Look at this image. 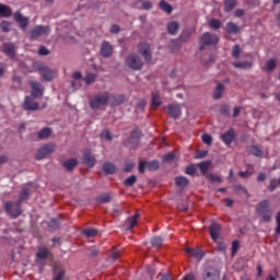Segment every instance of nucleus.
<instances>
[{"instance_id": "nucleus-1", "label": "nucleus", "mask_w": 280, "mask_h": 280, "mask_svg": "<svg viewBox=\"0 0 280 280\" xmlns=\"http://www.w3.org/2000/svg\"><path fill=\"white\" fill-rule=\"evenodd\" d=\"M256 213L260 218V222H271L272 220V210L270 209V201L262 200L256 207Z\"/></svg>"}, {"instance_id": "nucleus-2", "label": "nucleus", "mask_w": 280, "mask_h": 280, "mask_svg": "<svg viewBox=\"0 0 280 280\" xmlns=\"http://www.w3.org/2000/svg\"><path fill=\"white\" fill-rule=\"evenodd\" d=\"M108 104H110V94L108 92L96 94L92 100H90V107L93 110L102 106H108Z\"/></svg>"}, {"instance_id": "nucleus-3", "label": "nucleus", "mask_w": 280, "mask_h": 280, "mask_svg": "<svg viewBox=\"0 0 280 280\" xmlns=\"http://www.w3.org/2000/svg\"><path fill=\"white\" fill-rule=\"evenodd\" d=\"M200 51H202V49H205V47H209L211 45H218V43H220V37H218V35L215 34H211L209 32H206L201 35L200 37Z\"/></svg>"}, {"instance_id": "nucleus-4", "label": "nucleus", "mask_w": 280, "mask_h": 280, "mask_svg": "<svg viewBox=\"0 0 280 280\" xmlns=\"http://www.w3.org/2000/svg\"><path fill=\"white\" fill-rule=\"evenodd\" d=\"M125 62L127 67H129V69H132V71H141V69H143V60H141V57H139V55H129L126 58Z\"/></svg>"}, {"instance_id": "nucleus-5", "label": "nucleus", "mask_w": 280, "mask_h": 280, "mask_svg": "<svg viewBox=\"0 0 280 280\" xmlns=\"http://www.w3.org/2000/svg\"><path fill=\"white\" fill-rule=\"evenodd\" d=\"M4 210L12 218H19L23 211L21 210V203L19 201H7L4 203Z\"/></svg>"}, {"instance_id": "nucleus-6", "label": "nucleus", "mask_w": 280, "mask_h": 280, "mask_svg": "<svg viewBox=\"0 0 280 280\" xmlns=\"http://www.w3.org/2000/svg\"><path fill=\"white\" fill-rule=\"evenodd\" d=\"M52 152H56V145L52 143L45 144L44 147L38 149L35 159L37 161H43V159H46L47 156H49V154H52Z\"/></svg>"}, {"instance_id": "nucleus-7", "label": "nucleus", "mask_w": 280, "mask_h": 280, "mask_svg": "<svg viewBox=\"0 0 280 280\" xmlns=\"http://www.w3.org/2000/svg\"><path fill=\"white\" fill-rule=\"evenodd\" d=\"M138 52L142 58H144L145 62H152V49L150 48L149 44L142 42L138 45Z\"/></svg>"}, {"instance_id": "nucleus-8", "label": "nucleus", "mask_w": 280, "mask_h": 280, "mask_svg": "<svg viewBox=\"0 0 280 280\" xmlns=\"http://www.w3.org/2000/svg\"><path fill=\"white\" fill-rule=\"evenodd\" d=\"M31 86V96L34 97V100H37V97H43L45 95V86L43 84L36 82V81H30Z\"/></svg>"}, {"instance_id": "nucleus-9", "label": "nucleus", "mask_w": 280, "mask_h": 280, "mask_svg": "<svg viewBox=\"0 0 280 280\" xmlns=\"http://www.w3.org/2000/svg\"><path fill=\"white\" fill-rule=\"evenodd\" d=\"M201 277L202 280H220V270L213 267H208L203 270Z\"/></svg>"}, {"instance_id": "nucleus-10", "label": "nucleus", "mask_w": 280, "mask_h": 280, "mask_svg": "<svg viewBox=\"0 0 280 280\" xmlns=\"http://www.w3.org/2000/svg\"><path fill=\"white\" fill-rule=\"evenodd\" d=\"M51 32V28L49 26L45 25H36L32 31H31V38H40V36H45V34H49Z\"/></svg>"}, {"instance_id": "nucleus-11", "label": "nucleus", "mask_w": 280, "mask_h": 280, "mask_svg": "<svg viewBox=\"0 0 280 280\" xmlns=\"http://www.w3.org/2000/svg\"><path fill=\"white\" fill-rule=\"evenodd\" d=\"M13 19L20 25L21 30L23 31L27 30V25H30V18L24 16L23 13H21V11H16L13 14Z\"/></svg>"}, {"instance_id": "nucleus-12", "label": "nucleus", "mask_w": 280, "mask_h": 280, "mask_svg": "<svg viewBox=\"0 0 280 280\" xmlns=\"http://www.w3.org/2000/svg\"><path fill=\"white\" fill-rule=\"evenodd\" d=\"M209 233H210V237L211 240H213L214 242L220 238V233H222V226L220 225V223H211V225L209 226Z\"/></svg>"}, {"instance_id": "nucleus-13", "label": "nucleus", "mask_w": 280, "mask_h": 280, "mask_svg": "<svg viewBox=\"0 0 280 280\" xmlns=\"http://www.w3.org/2000/svg\"><path fill=\"white\" fill-rule=\"evenodd\" d=\"M23 108L24 110H36L38 108V103L34 101L33 96H25Z\"/></svg>"}, {"instance_id": "nucleus-14", "label": "nucleus", "mask_w": 280, "mask_h": 280, "mask_svg": "<svg viewBox=\"0 0 280 280\" xmlns=\"http://www.w3.org/2000/svg\"><path fill=\"white\" fill-rule=\"evenodd\" d=\"M166 108L168 110V115L173 117V119H178L183 113L180 105L178 104H170Z\"/></svg>"}, {"instance_id": "nucleus-15", "label": "nucleus", "mask_w": 280, "mask_h": 280, "mask_svg": "<svg viewBox=\"0 0 280 280\" xmlns=\"http://www.w3.org/2000/svg\"><path fill=\"white\" fill-rule=\"evenodd\" d=\"M221 141H223L225 145H231V143L235 141V129H230L221 135Z\"/></svg>"}, {"instance_id": "nucleus-16", "label": "nucleus", "mask_w": 280, "mask_h": 280, "mask_svg": "<svg viewBox=\"0 0 280 280\" xmlns=\"http://www.w3.org/2000/svg\"><path fill=\"white\" fill-rule=\"evenodd\" d=\"M126 102V95L124 94H109L110 106H119Z\"/></svg>"}, {"instance_id": "nucleus-17", "label": "nucleus", "mask_w": 280, "mask_h": 280, "mask_svg": "<svg viewBox=\"0 0 280 280\" xmlns=\"http://www.w3.org/2000/svg\"><path fill=\"white\" fill-rule=\"evenodd\" d=\"M40 75L45 82H51L56 77V71L51 70L48 67H43L40 71Z\"/></svg>"}, {"instance_id": "nucleus-18", "label": "nucleus", "mask_w": 280, "mask_h": 280, "mask_svg": "<svg viewBox=\"0 0 280 280\" xmlns=\"http://www.w3.org/2000/svg\"><path fill=\"white\" fill-rule=\"evenodd\" d=\"M101 56L103 58H110L113 56V45L108 42H103L101 45Z\"/></svg>"}, {"instance_id": "nucleus-19", "label": "nucleus", "mask_w": 280, "mask_h": 280, "mask_svg": "<svg viewBox=\"0 0 280 280\" xmlns=\"http://www.w3.org/2000/svg\"><path fill=\"white\" fill-rule=\"evenodd\" d=\"M133 8H137L138 10H152L154 4L149 0H137L133 2Z\"/></svg>"}, {"instance_id": "nucleus-20", "label": "nucleus", "mask_w": 280, "mask_h": 280, "mask_svg": "<svg viewBox=\"0 0 280 280\" xmlns=\"http://www.w3.org/2000/svg\"><path fill=\"white\" fill-rule=\"evenodd\" d=\"M83 163L88 167H95V156L91 155V150H85L83 153Z\"/></svg>"}, {"instance_id": "nucleus-21", "label": "nucleus", "mask_w": 280, "mask_h": 280, "mask_svg": "<svg viewBox=\"0 0 280 280\" xmlns=\"http://www.w3.org/2000/svg\"><path fill=\"white\" fill-rule=\"evenodd\" d=\"M2 51H4L9 58H16V46H14V44H4Z\"/></svg>"}, {"instance_id": "nucleus-22", "label": "nucleus", "mask_w": 280, "mask_h": 280, "mask_svg": "<svg viewBox=\"0 0 280 280\" xmlns=\"http://www.w3.org/2000/svg\"><path fill=\"white\" fill-rule=\"evenodd\" d=\"M166 30L171 36H176L178 34V30H180V24L176 21L168 22Z\"/></svg>"}, {"instance_id": "nucleus-23", "label": "nucleus", "mask_w": 280, "mask_h": 280, "mask_svg": "<svg viewBox=\"0 0 280 280\" xmlns=\"http://www.w3.org/2000/svg\"><path fill=\"white\" fill-rule=\"evenodd\" d=\"M49 257V249L47 247H38L36 253L37 261H45Z\"/></svg>"}, {"instance_id": "nucleus-24", "label": "nucleus", "mask_w": 280, "mask_h": 280, "mask_svg": "<svg viewBox=\"0 0 280 280\" xmlns=\"http://www.w3.org/2000/svg\"><path fill=\"white\" fill-rule=\"evenodd\" d=\"M102 170L107 175L116 174L117 173V166H115V164H113L110 162L103 163Z\"/></svg>"}, {"instance_id": "nucleus-25", "label": "nucleus", "mask_w": 280, "mask_h": 280, "mask_svg": "<svg viewBox=\"0 0 280 280\" xmlns=\"http://www.w3.org/2000/svg\"><path fill=\"white\" fill-rule=\"evenodd\" d=\"M138 143H139V137H137V132L133 131L131 132L130 138L125 142V145H127V148H130V150H132V148H136Z\"/></svg>"}, {"instance_id": "nucleus-26", "label": "nucleus", "mask_w": 280, "mask_h": 280, "mask_svg": "<svg viewBox=\"0 0 280 280\" xmlns=\"http://www.w3.org/2000/svg\"><path fill=\"white\" fill-rule=\"evenodd\" d=\"M248 154H252L253 156H257L260 159V156H264V151L258 145H249L247 148Z\"/></svg>"}, {"instance_id": "nucleus-27", "label": "nucleus", "mask_w": 280, "mask_h": 280, "mask_svg": "<svg viewBox=\"0 0 280 280\" xmlns=\"http://www.w3.org/2000/svg\"><path fill=\"white\" fill-rule=\"evenodd\" d=\"M62 166L67 172H73V168L78 166V160L75 159L66 160Z\"/></svg>"}, {"instance_id": "nucleus-28", "label": "nucleus", "mask_w": 280, "mask_h": 280, "mask_svg": "<svg viewBox=\"0 0 280 280\" xmlns=\"http://www.w3.org/2000/svg\"><path fill=\"white\" fill-rule=\"evenodd\" d=\"M175 185L179 187V189H185V187L189 185V179L185 176H178L175 178Z\"/></svg>"}, {"instance_id": "nucleus-29", "label": "nucleus", "mask_w": 280, "mask_h": 280, "mask_svg": "<svg viewBox=\"0 0 280 280\" xmlns=\"http://www.w3.org/2000/svg\"><path fill=\"white\" fill-rule=\"evenodd\" d=\"M225 32L228 34H240V26L233 22H228L225 26Z\"/></svg>"}, {"instance_id": "nucleus-30", "label": "nucleus", "mask_w": 280, "mask_h": 280, "mask_svg": "<svg viewBox=\"0 0 280 280\" xmlns=\"http://www.w3.org/2000/svg\"><path fill=\"white\" fill-rule=\"evenodd\" d=\"M139 218H141V214L136 213L135 215L130 217L127 220V224H128L127 231H132V229H135V226L137 225V220H139Z\"/></svg>"}, {"instance_id": "nucleus-31", "label": "nucleus", "mask_w": 280, "mask_h": 280, "mask_svg": "<svg viewBox=\"0 0 280 280\" xmlns=\"http://www.w3.org/2000/svg\"><path fill=\"white\" fill-rule=\"evenodd\" d=\"M0 16L4 19L12 16V9L5 4L0 3Z\"/></svg>"}, {"instance_id": "nucleus-32", "label": "nucleus", "mask_w": 280, "mask_h": 280, "mask_svg": "<svg viewBox=\"0 0 280 280\" xmlns=\"http://www.w3.org/2000/svg\"><path fill=\"white\" fill-rule=\"evenodd\" d=\"M237 7V0H224L225 12H233Z\"/></svg>"}, {"instance_id": "nucleus-33", "label": "nucleus", "mask_w": 280, "mask_h": 280, "mask_svg": "<svg viewBox=\"0 0 280 280\" xmlns=\"http://www.w3.org/2000/svg\"><path fill=\"white\" fill-rule=\"evenodd\" d=\"M276 67H277V60L269 59L266 61L265 66L262 67V71H267V72L275 71Z\"/></svg>"}, {"instance_id": "nucleus-34", "label": "nucleus", "mask_w": 280, "mask_h": 280, "mask_svg": "<svg viewBox=\"0 0 280 280\" xmlns=\"http://www.w3.org/2000/svg\"><path fill=\"white\" fill-rule=\"evenodd\" d=\"M185 253H187V255H190V257H196V258L205 257V253H202V250H198L189 247L185 249Z\"/></svg>"}, {"instance_id": "nucleus-35", "label": "nucleus", "mask_w": 280, "mask_h": 280, "mask_svg": "<svg viewBox=\"0 0 280 280\" xmlns=\"http://www.w3.org/2000/svg\"><path fill=\"white\" fill-rule=\"evenodd\" d=\"M159 7L163 12H166V14H172V12H174V8H172L165 0H161Z\"/></svg>"}, {"instance_id": "nucleus-36", "label": "nucleus", "mask_w": 280, "mask_h": 280, "mask_svg": "<svg viewBox=\"0 0 280 280\" xmlns=\"http://www.w3.org/2000/svg\"><path fill=\"white\" fill-rule=\"evenodd\" d=\"M233 67H235V69H250V67H253V62L252 61L233 62Z\"/></svg>"}, {"instance_id": "nucleus-37", "label": "nucleus", "mask_w": 280, "mask_h": 280, "mask_svg": "<svg viewBox=\"0 0 280 280\" xmlns=\"http://www.w3.org/2000/svg\"><path fill=\"white\" fill-rule=\"evenodd\" d=\"M113 200V197H110L109 194H102L96 198V202H100L102 205H106Z\"/></svg>"}, {"instance_id": "nucleus-38", "label": "nucleus", "mask_w": 280, "mask_h": 280, "mask_svg": "<svg viewBox=\"0 0 280 280\" xmlns=\"http://www.w3.org/2000/svg\"><path fill=\"white\" fill-rule=\"evenodd\" d=\"M30 196V188H24L21 192H20V197L18 199V202L20 205H23V202H25V200H27V197Z\"/></svg>"}, {"instance_id": "nucleus-39", "label": "nucleus", "mask_w": 280, "mask_h": 280, "mask_svg": "<svg viewBox=\"0 0 280 280\" xmlns=\"http://www.w3.org/2000/svg\"><path fill=\"white\" fill-rule=\"evenodd\" d=\"M97 80V74L90 72L84 77L85 84L90 85L93 84Z\"/></svg>"}, {"instance_id": "nucleus-40", "label": "nucleus", "mask_w": 280, "mask_h": 280, "mask_svg": "<svg viewBox=\"0 0 280 280\" xmlns=\"http://www.w3.org/2000/svg\"><path fill=\"white\" fill-rule=\"evenodd\" d=\"M48 229L49 231H58V229H60V221H58V219H50Z\"/></svg>"}, {"instance_id": "nucleus-41", "label": "nucleus", "mask_w": 280, "mask_h": 280, "mask_svg": "<svg viewBox=\"0 0 280 280\" xmlns=\"http://www.w3.org/2000/svg\"><path fill=\"white\" fill-rule=\"evenodd\" d=\"M198 167L201 174H207V172H209V167H211V162L210 161L201 162L198 164Z\"/></svg>"}, {"instance_id": "nucleus-42", "label": "nucleus", "mask_w": 280, "mask_h": 280, "mask_svg": "<svg viewBox=\"0 0 280 280\" xmlns=\"http://www.w3.org/2000/svg\"><path fill=\"white\" fill-rule=\"evenodd\" d=\"M51 136V129L49 128H44L42 129L38 133H37V137L38 139H47L48 137Z\"/></svg>"}, {"instance_id": "nucleus-43", "label": "nucleus", "mask_w": 280, "mask_h": 280, "mask_svg": "<svg viewBox=\"0 0 280 280\" xmlns=\"http://www.w3.org/2000/svg\"><path fill=\"white\" fill-rule=\"evenodd\" d=\"M223 92H224V84L222 83L218 84L213 95L214 100H220L222 97Z\"/></svg>"}, {"instance_id": "nucleus-44", "label": "nucleus", "mask_w": 280, "mask_h": 280, "mask_svg": "<svg viewBox=\"0 0 280 280\" xmlns=\"http://www.w3.org/2000/svg\"><path fill=\"white\" fill-rule=\"evenodd\" d=\"M209 27L210 30H220V27H222V22L218 19H212L209 22Z\"/></svg>"}, {"instance_id": "nucleus-45", "label": "nucleus", "mask_w": 280, "mask_h": 280, "mask_svg": "<svg viewBox=\"0 0 280 280\" xmlns=\"http://www.w3.org/2000/svg\"><path fill=\"white\" fill-rule=\"evenodd\" d=\"M151 105L153 108H159V106H161V97L159 94H152Z\"/></svg>"}, {"instance_id": "nucleus-46", "label": "nucleus", "mask_w": 280, "mask_h": 280, "mask_svg": "<svg viewBox=\"0 0 280 280\" xmlns=\"http://www.w3.org/2000/svg\"><path fill=\"white\" fill-rule=\"evenodd\" d=\"M137 183V175H130L127 179H125V187H132Z\"/></svg>"}, {"instance_id": "nucleus-47", "label": "nucleus", "mask_w": 280, "mask_h": 280, "mask_svg": "<svg viewBox=\"0 0 280 280\" xmlns=\"http://www.w3.org/2000/svg\"><path fill=\"white\" fill-rule=\"evenodd\" d=\"M0 30L1 32H4V33L10 32V30H12V23H10L9 21H2L0 23Z\"/></svg>"}, {"instance_id": "nucleus-48", "label": "nucleus", "mask_w": 280, "mask_h": 280, "mask_svg": "<svg viewBox=\"0 0 280 280\" xmlns=\"http://www.w3.org/2000/svg\"><path fill=\"white\" fill-rule=\"evenodd\" d=\"M147 168L149 172H156L159 170V161L154 160L147 163Z\"/></svg>"}, {"instance_id": "nucleus-49", "label": "nucleus", "mask_w": 280, "mask_h": 280, "mask_svg": "<svg viewBox=\"0 0 280 280\" xmlns=\"http://www.w3.org/2000/svg\"><path fill=\"white\" fill-rule=\"evenodd\" d=\"M240 56H242V48H240V45H234L232 48V58L237 60Z\"/></svg>"}, {"instance_id": "nucleus-50", "label": "nucleus", "mask_w": 280, "mask_h": 280, "mask_svg": "<svg viewBox=\"0 0 280 280\" xmlns=\"http://www.w3.org/2000/svg\"><path fill=\"white\" fill-rule=\"evenodd\" d=\"M151 244L155 248H159L160 246H163V237L154 236L153 238H151Z\"/></svg>"}, {"instance_id": "nucleus-51", "label": "nucleus", "mask_w": 280, "mask_h": 280, "mask_svg": "<svg viewBox=\"0 0 280 280\" xmlns=\"http://www.w3.org/2000/svg\"><path fill=\"white\" fill-rule=\"evenodd\" d=\"M219 110H220L221 115H223L224 117L231 116V106H229V105H221Z\"/></svg>"}, {"instance_id": "nucleus-52", "label": "nucleus", "mask_w": 280, "mask_h": 280, "mask_svg": "<svg viewBox=\"0 0 280 280\" xmlns=\"http://www.w3.org/2000/svg\"><path fill=\"white\" fill-rule=\"evenodd\" d=\"M83 235L85 237H95V235H97V230L96 229H86L83 231Z\"/></svg>"}, {"instance_id": "nucleus-53", "label": "nucleus", "mask_w": 280, "mask_h": 280, "mask_svg": "<svg viewBox=\"0 0 280 280\" xmlns=\"http://www.w3.org/2000/svg\"><path fill=\"white\" fill-rule=\"evenodd\" d=\"M207 178L210 180V183H222V177L214 174H209Z\"/></svg>"}, {"instance_id": "nucleus-54", "label": "nucleus", "mask_w": 280, "mask_h": 280, "mask_svg": "<svg viewBox=\"0 0 280 280\" xmlns=\"http://www.w3.org/2000/svg\"><path fill=\"white\" fill-rule=\"evenodd\" d=\"M110 257L112 259H114V261H116V259H119V257H121V252L118 248L114 247L112 249Z\"/></svg>"}, {"instance_id": "nucleus-55", "label": "nucleus", "mask_w": 280, "mask_h": 280, "mask_svg": "<svg viewBox=\"0 0 280 280\" xmlns=\"http://www.w3.org/2000/svg\"><path fill=\"white\" fill-rule=\"evenodd\" d=\"M238 250H240V241H233V243H232V257H235V255H237Z\"/></svg>"}, {"instance_id": "nucleus-56", "label": "nucleus", "mask_w": 280, "mask_h": 280, "mask_svg": "<svg viewBox=\"0 0 280 280\" xmlns=\"http://www.w3.org/2000/svg\"><path fill=\"white\" fill-rule=\"evenodd\" d=\"M233 189L234 191H243L248 197V190L243 185L236 184L233 186Z\"/></svg>"}, {"instance_id": "nucleus-57", "label": "nucleus", "mask_w": 280, "mask_h": 280, "mask_svg": "<svg viewBox=\"0 0 280 280\" xmlns=\"http://www.w3.org/2000/svg\"><path fill=\"white\" fill-rule=\"evenodd\" d=\"M174 159H176V155L172 152H170L163 156L164 163H170L171 161H174Z\"/></svg>"}, {"instance_id": "nucleus-58", "label": "nucleus", "mask_w": 280, "mask_h": 280, "mask_svg": "<svg viewBox=\"0 0 280 280\" xmlns=\"http://www.w3.org/2000/svg\"><path fill=\"white\" fill-rule=\"evenodd\" d=\"M201 139H202L203 143H206V145H211V143L213 141L211 136L207 135V133H205Z\"/></svg>"}, {"instance_id": "nucleus-59", "label": "nucleus", "mask_w": 280, "mask_h": 280, "mask_svg": "<svg viewBox=\"0 0 280 280\" xmlns=\"http://www.w3.org/2000/svg\"><path fill=\"white\" fill-rule=\"evenodd\" d=\"M101 137L103 139H106L107 141H112L113 140V135L110 133V131L108 130H104L102 133H101Z\"/></svg>"}, {"instance_id": "nucleus-60", "label": "nucleus", "mask_w": 280, "mask_h": 280, "mask_svg": "<svg viewBox=\"0 0 280 280\" xmlns=\"http://www.w3.org/2000/svg\"><path fill=\"white\" fill-rule=\"evenodd\" d=\"M185 173L188 176H194V174H196V166L194 165L187 166Z\"/></svg>"}, {"instance_id": "nucleus-61", "label": "nucleus", "mask_w": 280, "mask_h": 280, "mask_svg": "<svg viewBox=\"0 0 280 280\" xmlns=\"http://www.w3.org/2000/svg\"><path fill=\"white\" fill-rule=\"evenodd\" d=\"M132 170H135V162H127L124 172H132Z\"/></svg>"}, {"instance_id": "nucleus-62", "label": "nucleus", "mask_w": 280, "mask_h": 280, "mask_svg": "<svg viewBox=\"0 0 280 280\" xmlns=\"http://www.w3.org/2000/svg\"><path fill=\"white\" fill-rule=\"evenodd\" d=\"M12 82H13V84H18V86H21L23 79L21 77H19L18 74H14L12 78Z\"/></svg>"}, {"instance_id": "nucleus-63", "label": "nucleus", "mask_w": 280, "mask_h": 280, "mask_svg": "<svg viewBox=\"0 0 280 280\" xmlns=\"http://www.w3.org/2000/svg\"><path fill=\"white\" fill-rule=\"evenodd\" d=\"M277 185H278L277 179H271L270 184L268 186V190L269 191H275V189H277Z\"/></svg>"}, {"instance_id": "nucleus-64", "label": "nucleus", "mask_w": 280, "mask_h": 280, "mask_svg": "<svg viewBox=\"0 0 280 280\" xmlns=\"http://www.w3.org/2000/svg\"><path fill=\"white\" fill-rule=\"evenodd\" d=\"M65 279V270L59 271L55 277L54 280H62Z\"/></svg>"}]
</instances>
